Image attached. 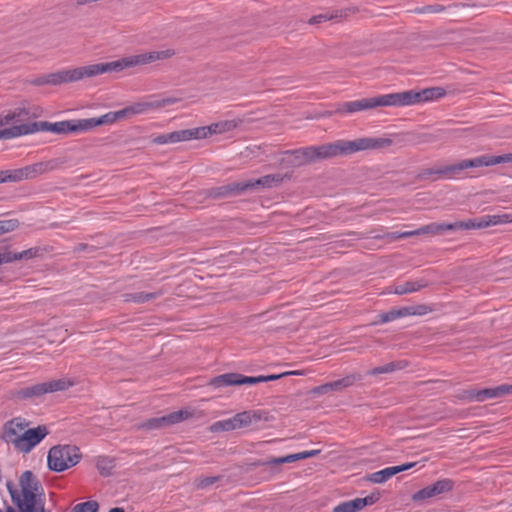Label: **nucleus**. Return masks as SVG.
I'll list each match as a JSON object with an SVG mask.
<instances>
[{
    "mask_svg": "<svg viewBox=\"0 0 512 512\" xmlns=\"http://www.w3.org/2000/svg\"><path fill=\"white\" fill-rule=\"evenodd\" d=\"M392 145V140L385 137H365L355 140H338L333 143L309 146L295 150H287V162L294 167L307 165L319 160L332 158L338 155H348L358 151L376 150Z\"/></svg>",
    "mask_w": 512,
    "mask_h": 512,
    "instance_id": "f257e3e1",
    "label": "nucleus"
},
{
    "mask_svg": "<svg viewBox=\"0 0 512 512\" xmlns=\"http://www.w3.org/2000/svg\"><path fill=\"white\" fill-rule=\"evenodd\" d=\"M500 163H512V153L503 155H481L473 159H464L456 164L443 165L439 167L423 169L420 173L422 179H429L432 176L436 178H455L468 168L488 167Z\"/></svg>",
    "mask_w": 512,
    "mask_h": 512,
    "instance_id": "f03ea898",
    "label": "nucleus"
},
{
    "mask_svg": "<svg viewBox=\"0 0 512 512\" xmlns=\"http://www.w3.org/2000/svg\"><path fill=\"white\" fill-rule=\"evenodd\" d=\"M175 54V51L172 49L167 50H161V51H151L136 55H130L127 57H124L122 59L107 62V63H99L101 73H108V72H118L122 71L125 68L128 67H134V66H141L146 65L158 60H164L172 57Z\"/></svg>",
    "mask_w": 512,
    "mask_h": 512,
    "instance_id": "7ed1b4c3",
    "label": "nucleus"
},
{
    "mask_svg": "<svg viewBox=\"0 0 512 512\" xmlns=\"http://www.w3.org/2000/svg\"><path fill=\"white\" fill-rule=\"evenodd\" d=\"M62 162L59 159L37 162L22 168L0 171V184L7 182H20L34 179L40 175L58 169Z\"/></svg>",
    "mask_w": 512,
    "mask_h": 512,
    "instance_id": "20e7f679",
    "label": "nucleus"
},
{
    "mask_svg": "<svg viewBox=\"0 0 512 512\" xmlns=\"http://www.w3.org/2000/svg\"><path fill=\"white\" fill-rule=\"evenodd\" d=\"M18 126L21 131L20 136L33 134L38 131H49L55 134L79 133L86 131L84 119L66 120L55 123L40 121Z\"/></svg>",
    "mask_w": 512,
    "mask_h": 512,
    "instance_id": "39448f33",
    "label": "nucleus"
},
{
    "mask_svg": "<svg viewBox=\"0 0 512 512\" xmlns=\"http://www.w3.org/2000/svg\"><path fill=\"white\" fill-rule=\"evenodd\" d=\"M81 459V453L74 445H57L50 448L47 456L48 467L54 472H63Z\"/></svg>",
    "mask_w": 512,
    "mask_h": 512,
    "instance_id": "423d86ee",
    "label": "nucleus"
},
{
    "mask_svg": "<svg viewBox=\"0 0 512 512\" xmlns=\"http://www.w3.org/2000/svg\"><path fill=\"white\" fill-rule=\"evenodd\" d=\"M21 487L22 505H18L20 512H36L37 496L43 493V487L37 477L29 470L24 471L19 479Z\"/></svg>",
    "mask_w": 512,
    "mask_h": 512,
    "instance_id": "0eeeda50",
    "label": "nucleus"
},
{
    "mask_svg": "<svg viewBox=\"0 0 512 512\" xmlns=\"http://www.w3.org/2000/svg\"><path fill=\"white\" fill-rule=\"evenodd\" d=\"M385 106H395L394 93L340 103L337 105L335 113L352 114Z\"/></svg>",
    "mask_w": 512,
    "mask_h": 512,
    "instance_id": "6e6552de",
    "label": "nucleus"
},
{
    "mask_svg": "<svg viewBox=\"0 0 512 512\" xmlns=\"http://www.w3.org/2000/svg\"><path fill=\"white\" fill-rule=\"evenodd\" d=\"M72 385L73 383L66 378L51 380L48 382L38 383L32 386L17 389L14 392V396L22 400L38 398L47 393L64 391Z\"/></svg>",
    "mask_w": 512,
    "mask_h": 512,
    "instance_id": "1a4fd4ad",
    "label": "nucleus"
},
{
    "mask_svg": "<svg viewBox=\"0 0 512 512\" xmlns=\"http://www.w3.org/2000/svg\"><path fill=\"white\" fill-rule=\"evenodd\" d=\"M51 74V85H60L63 83H71L80 81L85 78L95 77L102 74L100 64H91L87 66L77 67L73 69H63Z\"/></svg>",
    "mask_w": 512,
    "mask_h": 512,
    "instance_id": "9d476101",
    "label": "nucleus"
},
{
    "mask_svg": "<svg viewBox=\"0 0 512 512\" xmlns=\"http://www.w3.org/2000/svg\"><path fill=\"white\" fill-rule=\"evenodd\" d=\"M445 94L442 88H428L420 92L412 90L394 93L395 106H408L425 102L433 99H438Z\"/></svg>",
    "mask_w": 512,
    "mask_h": 512,
    "instance_id": "9b49d317",
    "label": "nucleus"
},
{
    "mask_svg": "<svg viewBox=\"0 0 512 512\" xmlns=\"http://www.w3.org/2000/svg\"><path fill=\"white\" fill-rule=\"evenodd\" d=\"M320 453V450L303 451L295 454L286 455L283 457H271L266 460H257L253 466H266L269 468L271 475L280 473L281 464L291 463L298 460L314 457Z\"/></svg>",
    "mask_w": 512,
    "mask_h": 512,
    "instance_id": "f8f14e48",
    "label": "nucleus"
},
{
    "mask_svg": "<svg viewBox=\"0 0 512 512\" xmlns=\"http://www.w3.org/2000/svg\"><path fill=\"white\" fill-rule=\"evenodd\" d=\"M191 413L187 410H179L168 415L148 419L138 425V429L145 431L158 430L176 424L189 418Z\"/></svg>",
    "mask_w": 512,
    "mask_h": 512,
    "instance_id": "ddd939ff",
    "label": "nucleus"
},
{
    "mask_svg": "<svg viewBox=\"0 0 512 512\" xmlns=\"http://www.w3.org/2000/svg\"><path fill=\"white\" fill-rule=\"evenodd\" d=\"M49 433L45 425H39L36 428L24 429V432L17 441L16 449L23 453L30 452L37 444H39Z\"/></svg>",
    "mask_w": 512,
    "mask_h": 512,
    "instance_id": "4468645a",
    "label": "nucleus"
},
{
    "mask_svg": "<svg viewBox=\"0 0 512 512\" xmlns=\"http://www.w3.org/2000/svg\"><path fill=\"white\" fill-rule=\"evenodd\" d=\"M172 103H174V100L172 99L140 101L123 108L122 113L125 119L130 118L133 115L146 114L152 110L170 105Z\"/></svg>",
    "mask_w": 512,
    "mask_h": 512,
    "instance_id": "2eb2a0df",
    "label": "nucleus"
},
{
    "mask_svg": "<svg viewBox=\"0 0 512 512\" xmlns=\"http://www.w3.org/2000/svg\"><path fill=\"white\" fill-rule=\"evenodd\" d=\"M214 388H221L233 385L257 384L256 376H244L239 373H226L213 377L209 383Z\"/></svg>",
    "mask_w": 512,
    "mask_h": 512,
    "instance_id": "dca6fc26",
    "label": "nucleus"
},
{
    "mask_svg": "<svg viewBox=\"0 0 512 512\" xmlns=\"http://www.w3.org/2000/svg\"><path fill=\"white\" fill-rule=\"evenodd\" d=\"M454 482L451 479L445 478L428 485L413 495L414 501H423L440 494L449 492L453 489Z\"/></svg>",
    "mask_w": 512,
    "mask_h": 512,
    "instance_id": "f3484780",
    "label": "nucleus"
},
{
    "mask_svg": "<svg viewBox=\"0 0 512 512\" xmlns=\"http://www.w3.org/2000/svg\"><path fill=\"white\" fill-rule=\"evenodd\" d=\"M198 134H199V131L195 130V128L178 130V131H173L170 133L158 135L155 138H153L152 142L154 144H158V145L174 144V143L189 141L192 139H197Z\"/></svg>",
    "mask_w": 512,
    "mask_h": 512,
    "instance_id": "a211bd4d",
    "label": "nucleus"
},
{
    "mask_svg": "<svg viewBox=\"0 0 512 512\" xmlns=\"http://www.w3.org/2000/svg\"><path fill=\"white\" fill-rule=\"evenodd\" d=\"M27 426L28 422L25 419L21 417L13 418L4 424L2 439L7 443L13 444L16 448L17 441L15 439L21 436Z\"/></svg>",
    "mask_w": 512,
    "mask_h": 512,
    "instance_id": "6ab92c4d",
    "label": "nucleus"
},
{
    "mask_svg": "<svg viewBox=\"0 0 512 512\" xmlns=\"http://www.w3.org/2000/svg\"><path fill=\"white\" fill-rule=\"evenodd\" d=\"M236 429L249 427L260 421H268L269 414L265 411H243L233 416Z\"/></svg>",
    "mask_w": 512,
    "mask_h": 512,
    "instance_id": "aec40b11",
    "label": "nucleus"
},
{
    "mask_svg": "<svg viewBox=\"0 0 512 512\" xmlns=\"http://www.w3.org/2000/svg\"><path fill=\"white\" fill-rule=\"evenodd\" d=\"M379 497L371 494L364 498H355L353 500L345 501L334 507L332 512H358L364 507L374 504Z\"/></svg>",
    "mask_w": 512,
    "mask_h": 512,
    "instance_id": "412c9836",
    "label": "nucleus"
},
{
    "mask_svg": "<svg viewBox=\"0 0 512 512\" xmlns=\"http://www.w3.org/2000/svg\"><path fill=\"white\" fill-rule=\"evenodd\" d=\"M414 466H415V463L411 462V463H406V464H402L399 466L387 467L380 471H377V472L367 475L366 479L368 481H370L372 483H376V484L385 483L394 475H396L400 472L406 471Z\"/></svg>",
    "mask_w": 512,
    "mask_h": 512,
    "instance_id": "4be33fe9",
    "label": "nucleus"
},
{
    "mask_svg": "<svg viewBox=\"0 0 512 512\" xmlns=\"http://www.w3.org/2000/svg\"><path fill=\"white\" fill-rule=\"evenodd\" d=\"M237 123L234 120H226L213 123L209 126L196 127L195 130L199 131L197 139H204L213 134H222L235 129Z\"/></svg>",
    "mask_w": 512,
    "mask_h": 512,
    "instance_id": "5701e85b",
    "label": "nucleus"
},
{
    "mask_svg": "<svg viewBox=\"0 0 512 512\" xmlns=\"http://www.w3.org/2000/svg\"><path fill=\"white\" fill-rule=\"evenodd\" d=\"M473 225L466 224V221L455 223H430L420 227V234H441L447 230H469Z\"/></svg>",
    "mask_w": 512,
    "mask_h": 512,
    "instance_id": "b1692460",
    "label": "nucleus"
},
{
    "mask_svg": "<svg viewBox=\"0 0 512 512\" xmlns=\"http://www.w3.org/2000/svg\"><path fill=\"white\" fill-rule=\"evenodd\" d=\"M245 193L244 181L229 183L220 187L211 188L207 195L214 199L236 196Z\"/></svg>",
    "mask_w": 512,
    "mask_h": 512,
    "instance_id": "393cba45",
    "label": "nucleus"
},
{
    "mask_svg": "<svg viewBox=\"0 0 512 512\" xmlns=\"http://www.w3.org/2000/svg\"><path fill=\"white\" fill-rule=\"evenodd\" d=\"M282 182L283 176L281 174H269L256 180L244 181V189L245 192H247L249 190L257 189L258 187L271 188L278 186Z\"/></svg>",
    "mask_w": 512,
    "mask_h": 512,
    "instance_id": "a878e982",
    "label": "nucleus"
},
{
    "mask_svg": "<svg viewBox=\"0 0 512 512\" xmlns=\"http://www.w3.org/2000/svg\"><path fill=\"white\" fill-rule=\"evenodd\" d=\"M512 222L511 214H497V215H485L479 219L478 222L475 220H468L466 224L473 225L471 229L485 228L488 226L500 225Z\"/></svg>",
    "mask_w": 512,
    "mask_h": 512,
    "instance_id": "bb28decb",
    "label": "nucleus"
},
{
    "mask_svg": "<svg viewBox=\"0 0 512 512\" xmlns=\"http://www.w3.org/2000/svg\"><path fill=\"white\" fill-rule=\"evenodd\" d=\"M121 119H124L122 109L118 111H111L97 118L84 119L85 129L86 131H89L97 126L112 124Z\"/></svg>",
    "mask_w": 512,
    "mask_h": 512,
    "instance_id": "cd10ccee",
    "label": "nucleus"
},
{
    "mask_svg": "<svg viewBox=\"0 0 512 512\" xmlns=\"http://www.w3.org/2000/svg\"><path fill=\"white\" fill-rule=\"evenodd\" d=\"M451 131L447 129H437L433 132H423L415 135L416 144H432L439 141H447Z\"/></svg>",
    "mask_w": 512,
    "mask_h": 512,
    "instance_id": "c85d7f7f",
    "label": "nucleus"
},
{
    "mask_svg": "<svg viewBox=\"0 0 512 512\" xmlns=\"http://www.w3.org/2000/svg\"><path fill=\"white\" fill-rule=\"evenodd\" d=\"M512 394V384H502L493 388H484L479 390V402L487 399L501 398L505 395Z\"/></svg>",
    "mask_w": 512,
    "mask_h": 512,
    "instance_id": "c756f323",
    "label": "nucleus"
},
{
    "mask_svg": "<svg viewBox=\"0 0 512 512\" xmlns=\"http://www.w3.org/2000/svg\"><path fill=\"white\" fill-rule=\"evenodd\" d=\"M45 252H46V249L39 247V246L31 247L22 252H12L7 249V254L10 259V263H12L14 261H18V260H23V259L30 260V259H34V258H41L44 256Z\"/></svg>",
    "mask_w": 512,
    "mask_h": 512,
    "instance_id": "7c9ffc66",
    "label": "nucleus"
},
{
    "mask_svg": "<svg viewBox=\"0 0 512 512\" xmlns=\"http://www.w3.org/2000/svg\"><path fill=\"white\" fill-rule=\"evenodd\" d=\"M29 116L30 113L26 108L17 107L2 115V120L4 125L14 124L13 126H16L25 124L24 122L29 119Z\"/></svg>",
    "mask_w": 512,
    "mask_h": 512,
    "instance_id": "2f4dec72",
    "label": "nucleus"
},
{
    "mask_svg": "<svg viewBox=\"0 0 512 512\" xmlns=\"http://www.w3.org/2000/svg\"><path fill=\"white\" fill-rule=\"evenodd\" d=\"M165 292L166 290L161 288L154 292L125 293L123 294V300L125 302L146 303L150 300L161 297Z\"/></svg>",
    "mask_w": 512,
    "mask_h": 512,
    "instance_id": "473e14b6",
    "label": "nucleus"
},
{
    "mask_svg": "<svg viewBox=\"0 0 512 512\" xmlns=\"http://www.w3.org/2000/svg\"><path fill=\"white\" fill-rule=\"evenodd\" d=\"M429 285L428 281L420 279L417 281H407L403 284L396 285L393 289V293L397 295H404L419 291Z\"/></svg>",
    "mask_w": 512,
    "mask_h": 512,
    "instance_id": "72a5a7b5",
    "label": "nucleus"
},
{
    "mask_svg": "<svg viewBox=\"0 0 512 512\" xmlns=\"http://www.w3.org/2000/svg\"><path fill=\"white\" fill-rule=\"evenodd\" d=\"M408 366L407 361L398 360L392 361L382 366L375 367L367 372V375L376 376L380 374H388L398 370H402Z\"/></svg>",
    "mask_w": 512,
    "mask_h": 512,
    "instance_id": "f704fd0d",
    "label": "nucleus"
},
{
    "mask_svg": "<svg viewBox=\"0 0 512 512\" xmlns=\"http://www.w3.org/2000/svg\"><path fill=\"white\" fill-rule=\"evenodd\" d=\"M96 468L100 475L110 476L115 468V460L109 456H99L96 458Z\"/></svg>",
    "mask_w": 512,
    "mask_h": 512,
    "instance_id": "c9c22d12",
    "label": "nucleus"
},
{
    "mask_svg": "<svg viewBox=\"0 0 512 512\" xmlns=\"http://www.w3.org/2000/svg\"><path fill=\"white\" fill-rule=\"evenodd\" d=\"M362 379L361 375L359 374H351L347 375L341 379H338L336 381L329 382L331 391H342L345 388H348L355 384L357 381H360Z\"/></svg>",
    "mask_w": 512,
    "mask_h": 512,
    "instance_id": "e433bc0d",
    "label": "nucleus"
},
{
    "mask_svg": "<svg viewBox=\"0 0 512 512\" xmlns=\"http://www.w3.org/2000/svg\"><path fill=\"white\" fill-rule=\"evenodd\" d=\"M406 314H405V308L402 307L400 309H392L388 312H385V313H382L379 315V320L377 322H375L374 324H384V323H388V322H391L393 320H396L398 318H401V317H405Z\"/></svg>",
    "mask_w": 512,
    "mask_h": 512,
    "instance_id": "4c0bfd02",
    "label": "nucleus"
},
{
    "mask_svg": "<svg viewBox=\"0 0 512 512\" xmlns=\"http://www.w3.org/2000/svg\"><path fill=\"white\" fill-rule=\"evenodd\" d=\"M404 308L406 316H423L434 311L433 306L428 304H419L415 306H407Z\"/></svg>",
    "mask_w": 512,
    "mask_h": 512,
    "instance_id": "58836bf2",
    "label": "nucleus"
},
{
    "mask_svg": "<svg viewBox=\"0 0 512 512\" xmlns=\"http://www.w3.org/2000/svg\"><path fill=\"white\" fill-rule=\"evenodd\" d=\"M211 430L213 432L236 430L234 417L213 423Z\"/></svg>",
    "mask_w": 512,
    "mask_h": 512,
    "instance_id": "ea45409f",
    "label": "nucleus"
},
{
    "mask_svg": "<svg viewBox=\"0 0 512 512\" xmlns=\"http://www.w3.org/2000/svg\"><path fill=\"white\" fill-rule=\"evenodd\" d=\"M99 505L96 501H86L79 503L72 508L71 512H97Z\"/></svg>",
    "mask_w": 512,
    "mask_h": 512,
    "instance_id": "a19ab883",
    "label": "nucleus"
},
{
    "mask_svg": "<svg viewBox=\"0 0 512 512\" xmlns=\"http://www.w3.org/2000/svg\"><path fill=\"white\" fill-rule=\"evenodd\" d=\"M220 476L199 477L195 480L197 489H206L219 481Z\"/></svg>",
    "mask_w": 512,
    "mask_h": 512,
    "instance_id": "79ce46f5",
    "label": "nucleus"
},
{
    "mask_svg": "<svg viewBox=\"0 0 512 512\" xmlns=\"http://www.w3.org/2000/svg\"><path fill=\"white\" fill-rule=\"evenodd\" d=\"M446 10V7L441 4H433V5H426L423 7H418L415 9V13L417 14H425V13H441Z\"/></svg>",
    "mask_w": 512,
    "mask_h": 512,
    "instance_id": "37998d69",
    "label": "nucleus"
},
{
    "mask_svg": "<svg viewBox=\"0 0 512 512\" xmlns=\"http://www.w3.org/2000/svg\"><path fill=\"white\" fill-rule=\"evenodd\" d=\"M20 129H19V126L16 125V126H11L9 128H5L3 130H0V140L1 139H13V138H16V137H20Z\"/></svg>",
    "mask_w": 512,
    "mask_h": 512,
    "instance_id": "c03bdc74",
    "label": "nucleus"
},
{
    "mask_svg": "<svg viewBox=\"0 0 512 512\" xmlns=\"http://www.w3.org/2000/svg\"><path fill=\"white\" fill-rule=\"evenodd\" d=\"M19 226L16 219L0 220V234L14 231Z\"/></svg>",
    "mask_w": 512,
    "mask_h": 512,
    "instance_id": "a18cd8bd",
    "label": "nucleus"
},
{
    "mask_svg": "<svg viewBox=\"0 0 512 512\" xmlns=\"http://www.w3.org/2000/svg\"><path fill=\"white\" fill-rule=\"evenodd\" d=\"M7 489L9 491V494L11 496V499L13 503L18 507V505H22V497L19 494L17 488L15 485L11 482H7Z\"/></svg>",
    "mask_w": 512,
    "mask_h": 512,
    "instance_id": "49530a36",
    "label": "nucleus"
},
{
    "mask_svg": "<svg viewBox=\"0 0 512 512\" xmlns=\"http://www.w3.org/2000/svg\"><path fill=\"white\" fill-rule=\"evenodd\" d=\"M336 17H338L337 14H330V13L319 14V15L311 17L309 20V23L310 24H319V23H322V22H325L328 20H332Z\"/></svg>",
    "mask_w": 512,
    "mask_h": 512,
    "instance_id": "de8ad7c7",
    "label": "nucleus"
},
{
    "mask_svg": "<svg viewBox=\"0 0 512 512\" xmlns=\"http://www.w3.org/2000/svg\"><path fill=\"white\" fill-rule=\"evenodd\" d=\"M479 390L477 389H468L464 390L461 394V399L469 401V402H479Z\"/></svg>",
    "mask_w": 512,
    "mask_h": 512,
    "instance_id": "09e8293b",
    "label": "nucleus"
},
{
    "mask_svg": "<svg viewBox=\"0 0 512 512\" xmlns=\"http://www.w3.org/2000/svg\"><path fill=\"white\" fill-rule=\"evenodd\" d=\"M51 74H45V75H42V76H39V77H36L34 78L33 80L30 81V83L32 85H35V86H43V85H51L50 81H51Z\"/></svg>",
    "mask_w": 512,
    "mask_h": 512,
    "instance_id": "8fccbe9b",
    "label": "nucleus"
},
{
    "mask_svg": "<svg viewBox=\"0 0 512 512\" xmlns=\"http://www.w3.org/2000/svg\"><path fill=\"white\" fill-rule=\"evenodd\" d=\"M311 392L314 395H322V394L330 393L332 391H331V388H330V385H329V382H328V383H325L323 385L314 387Z\"/></svg>",
    "mask_w": 512,
    "mask_h": 512,
    "instance_id": "3c124183",
    "label": "nucleus"
},
{
    "mask_svg": "<svg viewBox=\"0 0 512 512\" xmlns=\"http://www.w3.org/2000/svg\"><path fill=\"white\" fill-rule=\"evenodd\" d=\"M300 375L301 373L300 372H297V371H291V372H284V373H281V374H272V375H267V379L268 381H274V380H278L286 375Z\"/></svg>",
    "mask_w": 512,
    "mask_h": 512,
    "instance_id": "603ef678",
    "label": "nucleus"
},
{
    "mask_svg": "<svg viewBox=\"0 0 512 512\" xmlns=\"http://www.w3.org/2000/svg\"><path fill=\"white\" fill-rule=\"evenodd\" d=\"M10 263V259L7 254V248L0 252V265Z\"/></svg>",
    "mask_w": 512,
    "mask_h": 512,
    "instance_id": "864d4df0",
    "label": "nucleus"
},
{
    "mask_svg": "<svg viewBox=\"0 0 512 512\" xmlns=\"http://www.w3.org/2000/svg\"><path fill=\"white\" fill-rule=\"evenodd\" d=\"M386 238L390 241L402 239V232H391L386 235Z\"/></svg>",
    "mask_w": 512,
    "mask_h": 512,
    "instance_id": "5fc2aeb1",
    "label": "nucleus"
},
{
    "mask_svg": "<svg viewBox=\"0 0 512 512\" xmlns=\"http://www.w3.org/2000/svg\"><path fill=\"white\" fill-rule=\"evenodd\" d=\"M416 235H421L419 228L416 230H413V231L402 232V238H408V237H412V236H416Z\"/></svg>",
    "mask_w": 512,
    "mask_h": 512,
    "instance_id": "6e6d98bb",
    "label": "nucleus"
},
{
    "mask_svg": "<svg viewBox=\"0 0 512 512\" xmlns=\"http://www.w3.org/2000/svg\"><path fill=\"white\" fill-rule=\"evenodd\" d=\"M86 248H88V245L87 244H84V243H80L76 246L75 250L80 252V251H84Z\"/></svg>",
    "mask_w": 512,
    "mask_h": 512,
    "instance_id": "4d7b16f0",
    "label": "nucleus"
},
{
    "mask_svg": "<svg viewBox=\"0 0 512 512\" xmlns=\"http://www.w3.org/2000/svg\"><path fill=\"white\" fill-rule=\"evenodd\" d=\"M256 380H257V384L263 383V382H268L267 376H263V375L256 376Z\"/></svg>",
    "mask_w": 512,
    "mask_h": 512,
    "instance_id": "13d9d810",
    "label": "nucleus"
},
{
    "mask_svg": "<svg viewBox=\"0 0 512 512\" xmlns=\"http://www.w3.org/2000/svg\"><path fill=\"white\" fill-rule=\"evenodd\" d=\"M109 512H125L121 507H115L109 510Z\"/></svg>",
    "mask_w": 512,
    "mask_h": 512,
    "instance_id": "bf43d9fd",
    "label": "nucleus"
},
{
    "mask_svg": "<svg viewBox=\"0 0 512 512\" xmlns=\"http://www.w3.org/2000/svg\"><path fill=\"white\" fill-rule=\"evenodd\" d=\"M6 512H16V511H15V509H14V508H12V507H8V508L6 509Z\"/></svg>",
    "mask_w": 512,
    "mask_h": 512,
    "instance_id": "052dcab7",
    "label": "nucleus"
},
{
    "mask_svg": "<svg viewBox=\"0 0 512 512\" xmlns=\"http://www.w3.org/2000/svg\"><path fill=\"white\" fill-rule=\"evenodd\" d=\"M1 126H5L4 123H3V120H2V115H0V127Z\"/></svg>",
    "mask_w": 512,
    "mask_h": 512,
    "instance_id": "680f3d73",
    "label": "nucleus"
}]
</instances>
